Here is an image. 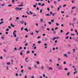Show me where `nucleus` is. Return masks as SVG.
I'll return each instance as SVG.
<instances>
[{"instance_id":"22","label":"nucleus","mask_w":78,"mask_h":78,"mask_svg":"<svg viewBox=\"0 0 78 78\" xmlns=\"http://www.w3.org/2000/svg\"><path fill=\"white\" fill-rule=\"evenodd\" d=\"M30 14H33V12H32L31 11H29Z\"/></svg>"},{"instance_id":"59","label":"nucleus","mask_w":78,"mask_h":78,"mask_svg":"<svg viewBox=\"0 0 78 78\" xmlns=\"http://www.w3.org/2000/svg\"><path fill=\"white\" fill-rule=\"evenodd\" d=\"M48 23L50 25H51V22H49Z\"/></svg>"},{"instance_id":"53","label":"nucleus","mask_w":78,"mask_h":78,"mask_svg":"<svg viewBox=\"0 0 78 78\" xmlns=\"http://www.w3.org/2000/svg\"><path fill=\"white\" fill-rule=\"evenodd\" d=\"M6 30L7 31H9V29H6Z\"/></svg>"},{"instance_id":"32","label":"nucleus","mask_w":78,"mask_h":78,"mask_svg":"<svg viewBox=\"0 0 78 78\" xmlns=\"http://www.w3.org/2000/svg\"><path fill=\"white\" fill-rule=\"evenodd\" d=\"M20 55L22 56V55H23V53H22V52H20Z\"/></svg>"},{"instance_id":"51","label":"nucleus","mask_w":78,"mask_h":78,"mask_svg":"<svg viewBox=\"0 0 78 78\" xmlns=\"http://www.w3.org/2000/svg\"><path fill=\"white\" fill-rule=\"evenodd\" d=\"M65 6H66V5L65 4L63 5V7H65Z\"/></svg>"},{"instance_id":"15","label":"nucleus","mask_w":78,"mask_h":78,"mask_svg":"<svg viewBox=\"0 0 78 78\" xmlns=\"http://www.w3.org/2000/svg\"><path fill=\"white\" fill-rule=\"evenodd\" d=\"M74 70H75V71L76 73H77V71H76V68L74 69Z\"/></svg>"},{"instance_id":"27","label":"nucleus","mask_w":78,"mask_h":78,"mask_svg":"<svg viewBox=\"0 0 78 78\" xmlns=\"http://www.w3.org/2000/svg\"><path fill=\"white\" fill-rule=\"evenodd\" d=\"M45 5V4L44 3H43L41 5L42 6H44Z\"/></svg>"},{"instance_id":"1","label":"nucleus","mask_w":78,"mask_h":78,"mask_svg":"<svg viewBox=\"0 0 78 78\" xmlns=\"http://www.w3.org/2000/svg\"><path fill=\"white\" fill-rule=\"evenodd\" d=\"M16 32H17V31L15 30L13 32V34L15 37H16L17 36V35H16V34L15 33H16Z\"/></svg>"},{"instance_id":"39","label":"nucleus","mask_w":78,"mask_h":78,"mask_svg":"<svg viewBox=\"0 0 78 78\" xmlns=\"http://www.w3.org/2000/svg\"><path fill=\"white\" fill-rule=\"evenodd\" d=\"M71 36H72V35H73V36H75V34H71Z\"/></svg>"},{"instance_id":"54","label":"nucleus","mask_w":78,"mask_h":78,"mask_svg":"<svg viewBox=\"0 0 78 78\" xmlns=\"http://www.w3.org/2000/svg\"><path fill=\"white\" fill-rule=\"evenodd\" d=\"M14 50H17V48H14Z\"/></svg>"},{"instance_id":"18","label":"nucleus","mask_w":78,"mask_h":78,"mask_svg":"<svg viewBox=\"0 0 78 78\" xmlns=\"http://www.w3.org/2000/svg\"><path fill=\"white\" fill-rule=\"evenodd\" d=\"M28 69H30V70H31V68L30 67V66H28Z\"/></svg>"},{"instance_id":"48","label":"nucleus","mask_w":78,"mask_h":78,"mask_svg":"<svg viewBox=\"0 0 78 78\" xmlns=\"http://www.w3.org/2000/svg\"><path fill=\"white\" fill-rule=\"evenodd\" d=\"M61 12L62 14L63 13H64V12H62V11H61Z\"/></svg>"},{"instance_id":"29","label":"nucleus","mask_w":78,"mask_h":78,"mask_svg":"<svg viewBox=\"0 0 78 78\" xmlns=\"http://www.w3.org/2000/svg\"><path fill=\"white\" fill-rule=\"evenodd\" d=\"M69 34V32H68L66 33V35H67Z\"/></svg>"},{"instance_id":"47","label":"nucleus","mask_w":78,"mask_h":78,"mask_svg":"<svg viewBox=\"0 0 78 78\" xmlns=\"http://www.w3.org/2000/svg\"><path fill=\"white\" fill-rule=\"evenodd\" d=\"M16 76H18V74H17V73H16Z\"/></svg>"},{"instance_id":"16","label":"nucleus","mask_w":78,"mask_h":78,"mask_svg":"<svg viewBox=\"0 0 78 78\" xmlns=\"http://www.w3.org/2000/svg\"><path fill=\"white\" fill-rule=\"evenodd\" d=\"M44 66H41L40 67L41 69H44Z\"/></svg>"},{"instance_id":"41","label":"nucleus","mask_w":78,"mask_h":78,"mask_svg":"<svg viewBox=\"0 0 78 78\" xmlns=\"http://www.w3.org/2000/svg\"><path fill=\"white\" fill-rule=\"evenodd\" d=\"M56 25H57V26H59V24H58V23H56Z\"/></svg>"},{"instance_id":"24","label":"nucleus","mask_w":78,"mask_h":78,"mask_svg":"<svg viewBox=\"0 0 78 78\" xmlns=\"http://www.w3.org/2000/svg\"><path fill=\"white\" fill-rule=\"evenodd\" d=\"M69 38V36H67L66 37V39H68Z\"/></svg>"},{"instance_id":"50","label":"nucleus","mask_w":78,"mask_h":78,"mask_svg":"<svg viewBox=\"0 0 78 78\" xmlns=\"http://www.w3.org/2000/svg\"><path fill=\"white\" fill-rule=\"evenodd\" d=\"M34 67H35V69H37V67H36V65H35L34 66Z\"/></svg>"},{"instance_id":"44","label":"nucleus","mask_w":78,"mask_h":78,"mask_svg":"<svg viewBox=\"0 0 78 78\" xmlns=\"http://www.w3.org/2000/svg\"><path fill=\"white\" fill-rule=\"evenodd\" d=\"M23 6V5H18V6Z\"/></svg>"},{"instance_id":"35","label":"nucleus","mask_w":78,"mask_h":78,"mask_svg":"<svg viewBox=\"0 0 78 78\" xmlns=\"http://www.w3.org/2000/svg\"><path fill=\"white\" fill-rule=\"evenodd\" d=\"M30 34L31 35H33V33H30Z\"/></svg>"},{"instance_id":"58","label":"nucleus","mask_w":78,"mask_h":78,"mask_svg":"<svg viewBox=\"0 0 78 78\" xmlns=\"http://www.w3.org/2000/svg\"><path fill=\"white\" fill-rule=\"evenodd\" d=\"M58 27H55V30H57V29H58Z\"/></svg>"},{"instance_id":"38","label":"nucleus","mask_w":78,"mask_h":78,"mask_svg":"<svg viewBox=\"0 0 78 78\" xmlns=\"http://www.w3.org/2000/svg\"><path fill=\"white\" fill-rule=\"evenodd\" d=\"M37 48L36 47H35L34 48V50H35V49H36Z\"/></svg>"},{"instance_id":"52","label":"nucleus","mask_w":78,"mask_h":78,"mask_svg":"<svg viewBox=\"0 0 78 78\" xmlns=\"http://www.w3.org/2000/svg\"><path fill=\"white\" fill-rule=\"evenodd\" d=\"M73 52H75V49H73Z\"/></svg>"},{"instance_id":"63","label":"nucleus","mask_w":78,"mask_h":78,"mask_svg":"<svg viewBox=\"0 0 78 78\" xmlns=\"http://www.w3.org/2000/svg\"><path fill=\"white\" fill-rule=\"evenodd\" d=\"M30 78H34V76H31Z\"/></svg>"},{"instance_id":"19","label":"nucleus","mask_w":78,"mask_h":78,"mask_svg":"<svg viewBox=\"0 0 78 78\" xmlns=\"http://www.w3.org/2000/svg\"><path fill=\"white\" fill-rule=\"evenodd\" d=\"M42 9H41L40 11V13H42Z\"/></svg>"},{"instance_id":"57","label":"nucleus","mask_w":78,"mask_h":78,"mask_svg":"<svg viewBox=\"0 0 78 78\" xmlns=\"http://www.w3.org/2000/svg\"><path fill=\"white\" fill-rule=\"evenodd\" d=\"M37 10H39V9L38 7L37 8Z\"/></svg>"},{"instance_id":"21","label":"nucleus","mask_w":78,"mask_h":78,"mask_svg":"<svg viewBox=\"0 0 78 78\" xmlns=\"http://www.w3.org/2000/svg\"><path fill=\"white\" fill-rule=\"evenodd\" d=\"M38 44H41V41H38Z\"/></svg>"},{"instance_id":"37","label":"nucleus","mask_w":78,"mask_h":78,"mask_svg":"<svg viewBox=\"0 0 78 78\" xmlns=\"http://www.w3.org/2000/svg\"><path fill=\"white\" fill-rule=\"evenodd\" d=\"M28 43H26L25 44V46H27V45H28Z\"/></svg>"},{"instance_id":"12","label":"nucleus","mask_w":78,"mask_h":78,"mask_svg":"<svg viewBox=\"0 0 78 78\" xmlns=\"http://www.w3.org/2000/svg\"><path fill=\"white\" fill-rule=\"evenodd\" d=\"M4 21H2V22H0V25H1V24H2L4 23Z\"/></svg>"},{"instance_id":"8","label":"nucleus","mask_w":78,"mask_h":78,"mask_svg":"<svg viewBox=\"0 0 78 78\" xmlns=\"http://www.w3.org/2000/svg\"><path fill=\"white\" fill-rule=\"evenodd\" d=\"M64 56H66V58H67L68 57V56L67 55V54H65L64 55Z\"/></svg>"},{"instance_id":"5","label":"nucleus","mask_w":78,"mask_h":78,"mask_svg":"<svg viewBox=\"0 0 78 78\" xmlns=\"http://www.w3.org/2000/svg\"><path fill=\"white\" fill-rule=\"evenodd\" d=\"M24 30H25V31H27V32H28V28H26L24 29Z\"/></svg>"},{"instance_id":"45","label":"nucleus","mask_w":78,"mask_h":78,"mask_svg":"<svg viewBox=\"0 0 78 78\" xmlns=\"http://www.w3.org/2000/svg\"><path fill=\"white\" fill-rule=\"evenodd\" d=\"M34 56H37V54L36 53H34Z\"/></svg>"},{"instance_id":"33","label":"nucleus","mask_w":78,"mask_h":78,"mask_svg":"<svg viewBox=\"0 0 78 78\" xmlns=\"http://www.w3.org/2000/svg\"><path fill=\"white\" fill-rule=\"evenodd\" d=\"M16 20H18V19H19V18L18 17H17L16 18Z\"/></svg>"},{"instance_id":"23","label":"nucleus","mask_w":78,"mask_h":78,"mask_svg":"<svg viewBox=\"0 0 78 78\" xmlns=\"http://www.w3.org/2000/svg\"><path fill=\"white\" fill-rule=\"evenodd\" d=\"M54 22V19H53L51 21V22L52 23V22Z\"/></svg>"},{"instance_id":"2","label":"nucleus","mask_w":78,"mask_h":78,"mask_svg":"<svg viewBox=\"0 0 78 78\" xmlns=\"http://www.w3.org/2000/svg\"><path fill=\"white\" fill-rule=\"evenodd\" d=\"M58 69H59V70H62V68L60 67H58Z\"/></svg>"},{"instance_id":"60","label":"nucleus","mask_w":78,"mask_h":78,"mask_svg":"<svg viewBox=\"0 0 78 78\" xmlns=\"http://www.w3.org/2000/svg\"><path fill=\"white\" fill-rule=\"evenodd\" d=\"M38 5H41V4L40 3H38Z\"/></svg>"},{"instance_id":"10","label":"nucleus","mask_w":78,"mask_h":78,"mask_svg":"<svg viewBox=\"0 0 78 78\" xmlns=\"http://www.w3.org/2000/svg\"><path fill=\"white\" fill-rule=\"evenodd\" d=\"M74 8H76V7L75 6L73 7L72 8V9H74Z\"/></svg>"},{"instance_id":"62","label":"nucleus","mask_w":78,"mask_h":78,"mask_svg":"<svg viewBox=\"0 0 78 78\" xmlns=\"http://www.w3.org/2000/svg\"><path fill=\"white\" fill-rule=\"evenodd\" d=\"M57 42H58V41H57V40H55V43H57Z\"/></svg>"},{"instance_id":"13","label":"nucleus","mask_w":78,"mask_h":78,"mask_svg":"<svg viewBox=\"0 0 78 78\" xmlns=\"http://www.w3.org/2000/svg\"><path fill=\"white\" fill-rule=\"evenodd\" d=\"M12 3H14V2H15V1H14V0H12Z\"/></svg>"},{"instance_id":"34","label":"nucleus","mask_w":78,"mask_h":78,"mask_svg":"<svg viewBox=\"0 0 78 78\" xmlns=\"http://www.w3.org/2000/svg\"><path fill=\"white\" fill-rule=\"evenodd\" d=\"M64 70H68V69L66 68L64 69Z\"/></svg>"},{"instance_id":"7","label":"nucleus","mask_w":78,"mask_h":78,"mask_svg":"<svg viewBox=\"0 0 78 78\" xmlns=\"http://www.w3.org/2000/svg\"><path fill=\"white\" fill-rule=\"evenodd\" d=\"M19 39V37H16V41H18V40H19V39Z\"/></svg>"},{"instance_id":"43","label":"nucleus","mask_w":78,"mask_h":78,"mask_svg":"<svg viewBox=\"0 0 78 78\" xmlns=\"http://www.w3.org/2000/svg\"><path fill=\"white\" fill-rule=\"evenodd\" d=\"M7 65H10V62H8L7 63Z\"/></svg>"},{"instance_id":"9","label":"nucleus","mask_w":78,"mask_h":78,"mask_svg":"<svg viewBox=\"0 0 78 78\" xmlns=\"http://www.w3.org/2000/svg\"><path fill=\"white\" fill-rule=\"evenodd\" d=\"M52 69H53V68H52L51 67L48 68V70H52Z\"/></svg>"},{"instance_id":"30","label":"nucleus","mask_w":78,"mask_h":78,"mask_svg":"<svg viewBox=\"0 0 78 78\" xmlns=\"http://www.w3.org/2000/svg\"><path fill=\"white\" fill-rule=\"evenodd\" d=\"M35 32H36V33L37 34V33H39V31H36Z\"/></svg>"},{"instance_id":"61","label":"nucleus","mask_w":78,"mask_h":78,"mask_svg":"<svg viewBox=\"0 0 78 78\" xmlns=\"http://www.w3.org/2000/svg\"><path fill=\"white\" fill-rule=\"evenodd\" d=\"M29 53H30V51H27V54Z\"/></svg>"},{"instance_id":"6","label":"nucleus","mask_w":78,"mask_h":78,"mask_svg":"<svg viewBox=\"0 0 78 78\" xmlns=\"http://www.w3.org/2000/svg\"><path fill=\"white\" fill-rule=\"evenodd\" d=\"M5 5V3H4L3 4H1V6H4Z\"/></svg>"},{"instance_id":"11","label":"nucleus","mask_w":78,"mask_h":78,"mask_svg":"<svg viewBox=\"0 0 78 78\" xmlns=\"http://www.w3.org/2000/svg\"><path fill=\"white\" fill-rule=\"evenodd\" d=\"M54 34H56V31H55V30H54L53 31Z\"/></svg>"},{"instance_id":"64","label":"nucleus","mask_w":78,"mask_h":78,"mask_svg":"<svg viewBox=\"0 0 78 78\" xmlns=\"http://www.w3.org/2000/svg\"><path fill=\"white\" fill-rule=\"evenodd\" d=\"M24 25L25 26L27 25V23H24Z\"/></svg>"},{"instance_id":"49","label":"nucleus","mask_w":78,"mask_h":78,"mask_svg":"<svg viewBox=\"0 0 78 78\" xmlns=\"http://www.w3.org/2000/svg\"><path fill=\"white\" fill-rule=\"evenodd\" d=\"M8 6H12V5H9Z\"/></svg>"},{"instance_id":"36","label":"nucleus","mask_w":78,"mask_h":78,"mask_svg":"<svg viewBox=\"0 0 78 78\" xmlns=\"http://www.w3.org/2000/svg\"><path fill=\"white\" fill-rule=\"evenodd\" d=\"M33 6H34V8H36V5H34Z\"/></svg>"},{"instance_id":"25","label":"nucleus","mask_w":78,"mask_h":78,"mask_svg":"<svg viewBox=\"0 0 78 78\" xmlns=\"http://www.w3.org/2000/svg\"><path fill=\"white\" fill-rule=\"evenodd\" d=\"M46 16H49L50 14H46Z\"/></svg>"},{"instance_id":"56","label":"nucleus","mask_w":78,"mask_h":78,"mask_svg":"<svg viewBox=\"0 0 78 78\" xmlns=\"http://www.w3.org/2000/svg\"><path fill=\"white\" fill-rule=\"evenodd\" d=\"M47 30L48 31H50V29L49 28H47Z\"/></svg>"},{"instance_id":"31","label":"nucleus","mask_w":78,"mask_h":78,"mask_svg":"<svg viewBox=\"0 0 78 78\" xmlns=\"http://www.w3.org/2000/svg\"><path fill=\"white\" fill-rule=\"evenodd\" d=\"M34 16H37L36 15H35V14H34L33 15V17H34Z\"/></svg>"},{"instance_id":"40","label":"nucleus","mask_w":78,"mask_h":78,"mask_svg":"<svg viewBox=\"0 0 78 78\" xmlns=\"http://www.w3.org/2000/svg\"><path fill=\"white\" fill-rule=\"evenodd\" d=\"M6 68H7V70H9V68H8V66H6Z\"/></svg>"},{"instance_id":"42","label":"nucleus","mask_w":78,"mask_h":78,"mask_svg":"<svg viewBox=\"0 0 78 78\" xmlns=\"http://www.w3.org/2000/svg\"><path fill=\"white\" fill-rule=\"evenodd\" d=\"M23 2H21L20 3V4L21 5H23Z\"/></svg>"},{"instance_id":"46","label":"nucleus","mask_w":78,"mask_h":78,"mask_svg":"<svg viewBox=\"0 0 78 78\" xmlns=\"http://www.w3.org/2000/svg\"><path fill=\"white\" fill-rule=\"evenodd\" d=\"M60 32L61 33H63V30H60Z\"/></svg>"},{"instance_id":"3","label":"nucleus","mask_w":78,"mask_h":78,"mask_svg":"<svg viewBox=\"0 0 78 78\" xmlns=\"http://www.w3.org/2000/svg\"><path fill=\"white\" fill-rule=\"evenodd\" d=\"M20 23H21V24H23V20L20 21Z\"/></svg>"},{"instance_id":"26","label":"nucleus","mask_w":78,"mask_h":78,"mask_svg":"<svg viewBox=\"0 0 78 78\" xmlns=\"http://www.w3.org/2000/svg\"><path fill=\"white\" fill-rule=\"evenodd\" d=\"M52 15L53 16H55V14L54 13H53L52 14Z\"/></svg>"},{"instance_id":"55","label":"nucleus","mask_w":78,"mask_h":78,"mask_svg":"<svg viewBox=\"0 0 78 78\" xmlns=\"http://www.w3.org/2000/svg\"><path fill=\"white\" fill-rule=\"evenodd\" d=\"M43 77H45V74H43Z\"/></svg>"},{"instance_id":"14","label":"nucleus","mask_w":78,"mask_h":78,"mask_svg":"<svg viewBox=\"0 0 78 78\" xmlns=\"http://www.w3.org/2000/svg\"><path fill=\"white\" fill-rule=\"evenodd\" d=\"M21 49H22V47H20V48H19V50H21Z\"/></svg>"},{"instance_id":"28","label":"nucleus","mask_w":78,"mask_h":78,"mask_svg":"<svg viewBox=\"0 0 78 78\" xmlns=\"http://www.w3.org/2000/svg\"><path fill=\"white\" fill-rule=\"evenodd\" d=\"M45 27H44L43 26H41V28H45Z\"/></svg>"},{"instance_id":"17","label":"nucleus","mask_w":78,"mask_h":78,"mask_svg":"<svg viewBox=\"0 0 78 78\" xmlns=\"http://www.w3.org/2000/svg\"><path fill=\"white\" fill-rule=\"evenodd\" d=\"M40 21H41V22H43V19H41Z\"/></svg>"},{"instance_id":"4","label":"nucleus","mask_w":78,"mask_h":78,"mask_svg":"<svg viewBox=\"0 0 78 78\" xmlns=\"http://www.w3.org/2000/svg\"><path fill=\"white\" fill-rule=\"evenodd\" d=\"M15 9L16 11H19V8L18 7H16L15 8Z\"/></svg>"},{"instance_id":"20","label":"nucleus","mask_w":78,"mask_h":78,"mask_svg":"<svg viewBox=\"0 0 78 78\" xmlns=\"http://www.w3.org/2000/svg\"><path fill=\"white\" fill-rule=\"evenodd\" d=\"M54 4H56L57 3V2H56V1H55L54 2Z\"/></svg>"}]
</instances>
